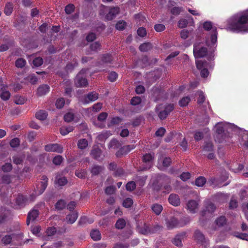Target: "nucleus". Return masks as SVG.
Masks as SVG:
<instances>
[{
    "label": "nucleus",
    "mask_w": 248,
    "mask_h": 248,
    "mask_svg": "<svg viewBox=\"0 0 248 248\" xmlns=\"http://www.w3.org/2000/svg\"><path fill=\"white\" fill-rule=\"evenodd\" d=\"M226 29L236 32L248 31V10L230 19Z\"/></svg>",
    "instance_id": "obj_1"
},
{
    "label": "nucleus",
    "mask_w": 248,
    "mask_h": 248,
    "mask_svg": "<svg viewBox=\"0 0 248 248\" xmlns=\"http://www.w3.org/2000/svg\"><path fill=\"white\" fill-rule=\"evenodd\" d=\"M203 28L206 31L211 30L212 34L210 36V40L207 39L206 43L208 46H214L217 41V28L213 27L212 23L209 21H206L204 23Z\"/></svg>",
    "instance_id": "obj_2"
},
{
    "label": "nucleus",
    "mask_w": 248,
    "mask_h": 248,
    "mask_svg": "<svg viewBox=\"0 0 248 248\" xmlns=\"http://www.w3.org/2000/svg\"><path fill=\"white\" fill-rule=\"evenodd\" d=\"M193 53L195 58H202L207 56L208 59L211 60L214 57L212 53L208 55L207 48L201 46L200 44H195L194 45Z\"/></svg>",
    "instance_id": "obj_3"
},
{
    "label": "nucleus",
    "mask_w": 248,
    "mask_h": 248,
    "mask_svg": "<svg viewBox=\"0 0 248 248\" xmlns=\"http://www.w3.org/2000/svg\"><path fill=\"white\" fill-rule=\"evenodd\" d=\"M189 222L188 218H185L179 222L178 219L174 217H171L166 220V224L168 229L170 230L176 227H181Z\"/></svg>",
    "instance_id": "obj_4"
},
{
    "label": "nucleus",
    "mask_w": 248,
    "mask_h": 248,
    "mask_svg": "<svg viewBox=\"0 0 248 248\" xmlns=\"http://www.w3.org/2000/svg\"><path fill=\"white\" fill-rule=\"evenodd\" d=\"M197 69L201 70V75L202 78H206L209 75V71L207 69L208 63L202 60L196 61Z\"/></svg>",
    "instance_id": "obj_5"
},
{
    "label": "nucleus",
    "mask_w": 248,
    "mask_h": 248,
    "mask_svg": "<svg viewBox=\"0 0 248 248\" xmlns=\"http://www.w3.org/2000/svg\"><path fill=\"white\" fill-rule=\"evenodd\" d=\"M86 70L83 69L77 75L75 78V85L77 87H84L88 85L87 80L82 77Z\"/></svg>",
    "instance_id": "obj_6"
},
{
    "label": "nucleus",
    "mask_w": 248,
    "mask_h": 248,
    "mask_svg": "<svg viewBox=\"0 0 248 248\" xmlns=\"http://www.w3.org/2000/svg\"><path fill=\"white\" fill-rule=\"evenodd\" d=\"M194 238L198 243L203 245L204 248H207L209 246V241L205 239L204 235L200 231H195L194 234Z\"/></svg>",
    "instance_id": "obj_7"
},
{
    "label": "nucleus",
    "mask_w": 248,
    "mask_h": 248,
    "mask_svg": "<svg viewBox=\"0 0 248 248\" xmlns=\"http://www.w3.org/2000/svg\"><path fill=\"white\" fill-rule=\"evenodd\" d=\"M159 228L160 227L158 226H156L153 228L144 224L142 226H138L137 230L140 233L146 235L155 233Z\"/></svg>",
    "instance_id": "obj_8"
},
{
    "label": "nucleus",
    "mask_w": 248,
    "mask_h": 248,
    "mask_svg": "<svg viewBox=\"0 0 248 248\" xmlns=\"http://www.w3.org/2000/svg\"><path fill=\"white\" fill-rule=\"evenodd\" d=\"M45 150L46 152L62 153L63 152V147L57 143L49 144L45 146Z\"/></svg>",
    "instance_id": "obj_9"
},
{
    "label": "nucleus",
    "mask_w": 248,
    "mask_h": 248,
    "mask_svg": "<svg viewBox=\"0 0 248 248\" xmlns=\"http://www.w3.org/2000/svg\"><path fill=\"white\" fill-rule=\"evenodd\" d=\"M186 209L190 213H196L199 209L198 202L193 200H189L186 204Z\"/></svg>",
    "instance_id": "obj_10"
},
{
    "label": "nucleus",
    "mask_w": 248,
    "mask_h": 248,
    "mask_svg": "<svg viewBox=\"0 0 248 248\" xmlns=\"http://www.w3.org/2000/svg\"><path fill=\"white\" fill-rule=\"evenodd\" d=\"M174 109L173 105L169 104L167 105L163 110L158 113V116L161 120L165 119L169 114Z\"/></svg>",
    "instance_id": "obj_11"
},
{
    "label": "nucleus",
    "mask_w": 248,
    "mask_h": 248,
    "mask_svg": "<svg viewBox=\"0 0 248 248\" xmlns=\"http://www.w3.org/2000/svg\"><path fill=\"white\" fill-rule=\"evenodd\" d=\"M98 97V93L95 92H93L88 93L82 99V102L83 104H86L91 102L95 101Z\"/></svg>",
    "instance_id": "obj_12"
},
{
    "label": "nucleus",
    "mask_w": 248,
    "mask_h": 248,
    "mask_svg": "<svg viewBox=\"0 0 248 248\" xmlns=\"http://www.w3.org/2000/svg\"><path fill=\"white\" fill-rule=\"evenodd\" d=\"M169 203L174 206H178L180 205V199L178 195L171 194L168 198Z\"/></svg>",
    "instance_id": "obj_13"
},
{
    "label": "nucleus",
    "mask_w": 248,
    "mask_h": 248,
    "mask_svg": "<svg viewBox=\"0 0 248 248\" xmlns=\"http://www.w3.org/2000/svg\"><path fill=\"white\" fill-rule=\"evenodd\" d=\"M119 13L118 7H113L110 9L108 13L106 16L105 18L107 20H111L115 17Z\"/></svg>",
    "instance_id": "obj_14"
},
{
    "label": "nucleus",
    "mask_w": 248,
    "mask_h": 248,
    "mask_svg": "<svg viewBox=\"0 0 248 248\" xmlns=\"http://www.w3.org/2000/svg\"><path fill=\"white\" fill-rule=\"evenodd\" d=\"M185 234V232H183L176 235L172 241V243L177 247H182L183 244L182 241L184 239Z\"/></svg>",
    "instance_id": "obj_15"
},
{
    "label": "nucleus",
    "mask_w": 248,
    "mask_h": 248,
    "mask_svg": "<svg viewBox=\"0 0 248 248\" xmlns=\"http://www.w3.org/2000/svg\"><path fill=\"white\" fill-rule=\"evenodd\" d=\"M49 86L47 85H42L37 89V93L39 96L45 95L49 92Z\"/></svg>",
    "instance_id": "obj_16"
},
{
    "label": "nucleus",
    "mask_w": 248,
    "mask_h": 248,
    "mask_svg": "<svg viewBox=\"0 0 248 248\" xmlns=\"http://www.w3.org/2000/svg\"><path fill=\"white\" fill-rule=\"evenodd\" d=\"M38 216V211L37 210L33 209L30 211L28 215L27 224L28 225L30 221H34Z\"/></svg>",
    "instance_id": "obj_17"
},
{
    "label": "nucleus",
    "mask_w": 248,
    "mask_h": 248,
    "mask_svg": "<svg viewBox=\"0 0 248 248\" xmlns=\"http://www.w3.org/2000/svg\"><path fill=\"white\" fill-rule=\"evenodd\" d=\"M42 180L43 181L40 183V189L36 192L37 195H40L44 191L46 187L47 186V181L48 179L46 176H42Z\"/></svg>",
    "instance_id": "obj_18"
},
{
    "label": "nucleus",
    "mask_w": 248,
    "mask_h": 248,
    "mask_svg": "<svg viewBox=\"0 0 248 248\" xmlns=\"http://www.w3.org/2000/svg\"><path fill=\"white\" fill-rule=\"evenodd\" d=\"M91 154L92 157L96 160H100V159H102L101 150L97 147H94L92 150Z\"/></svg>",
    "instance_id": "obj_19"
},
{
    "label": "nucleus",
    "mask_w": 248,
    "mask_h": 248,
    "mask_svg": "<svg viewBox=\"0 0 248 248\" xmlns=\"http://www.w3.org/2000/svg\"><path fill=\"white\" fill-rule=\"evenodd\" d=\"M28 202V199L22 195H19L16 199V203L19 206H23Z\"/></svg>",
    "instance_id": "obj_20"
},
{
    "label": "nucleus",
    "mask_w": 248,
    "mask_h": 248,
    "mask_svg": "<svg viewBox=\"0 0 248 248\" xmlns=\"http://www.w3.org/2000/svg\"><path fill=\"white\" fill-rule=\"evenodd\" d=\"M151 208L153 212L156 215H160L163 210L162 206L157 203L152 205Z\"/></svg>",
    "instance_id": "obj_21"
},
{
    "label": "nucleus",
    "mask_w": 248,
    "mask_h": 248,
    "mask_svg": "<svg viewBox=\"0 0 248 248\" xmlns=\"http://www.w3.org/2000/svg\"><path fill=\"white\" fill-rule=\"evenodd\" d=\"M47 116V114L45 110H40L36 112L35 114L36 118L41 121L45 120Z\"/></svg>",
    "instance_id": "obj_22"
},
{
    "label": "nucleus",
    "mask_w": 248,
    "mask_h": 248,
    "mask_svg": "<svg viewBox=\"0 0 248 248\" xmlns=\"http://www.w3.org/2000/svg\"><path fill=\"white\" fill-rule=\"evenodd\" d=\"M78 215L77 213H73L67 215L66 217L67 222L69 224H73L78 218Z\"/></svg>",
    "instance_id": "obj_23"
},
{
    "label": "nucleus",
    "mask_w": 248,
    "mask_h": 248,
    "mask_svg": "<svg viewBox=\"0 0 248 248\" xmlns=\"http://www.w3.org/2000/svg\"><path fill=\"white\" fill-rule=\"evenodd\" d=\"M74 130L73 126H62L60 129V133L63 135H66Z\"/></svg>",
    "instance_id": "obj_24"
},
{
    "label": "nucleus",
    "mask_w": 248,
    "mask_h": 248,
    "mask_svg": "<svg viewBox=\"0 0 248 248\" xmlns=\"http://www.w3.org/2000/svg\"><path fill=\"white\" fill-rule=\"evenodd\" d=\"M103 170V168L100 166L94 165L91 170V172L93 175H96L99 174Z\"/></svg>",
    "instance_id": "obj_25"
},
{
    "label": "nucleus",
    "mask_w": 248,
    "mask_h": 248,
    "mask_svg": "<svg viewBox=\"0 0 248 248\" xmlns=\"http://www.w3.org/2000/svg\"><path fill=\"white\" fill-rule=\"evenodd\" d=\"M91 238L94 241H98L101 239V234L97 230H93L90 233Z\"/></svg>",
    "instance_id": "obj_26"
},
{
    "label": "nucleus",
    "mask_w": 248,
    "mask_h": 248,
    "mask_svg": "<svg viewBox=\"0 0 248 248\" xmlns=\"http://www.w3.org/2000/svg\"><path fill=\"white\" fill-rule=\"evenodd\" d=\"M152 47V44L150 43H145L139 46V49L141 52H146L150 50Z\"/></svg>",
    "instance_id": "obj_27"
},
{
    "label": "nucleus",
    "mask_w": 248,
    "mask_h": 248,
    "mask_svg": "<svg viewBox=\"0 0 248 248\" xmlns=\"http://www.w3.org/2000/svg\"><path fill=\"white\" fill-rule=\"evenodd\" d=\"M26 101V99L23 96L16 95L14 97V102L17 105H23Z\"/></svg>",
    "instance_id": "obj_28"
},
{
    "label": "nucleus",
    "mask_w": 248,
    "mask_h": 248,
    "mask_svg": "<svg viewBox=\"0 0 248 248\" xmlns=\"http://www.w3.org/2000/svg\"><path fill=\"white\" fill-rule=\"evenodd\" d=\"M55 183L59 186H63L67 183V180L65 177L57 176L55 180Z\"/></svg>",
    "instance_id": "obj_29"
},
{
    "label": "nucleus",
    "mask_w": 248,
    "mask_h": 248,
    "mask_svg": "<svg viewBox=\"0 0 248 248\" xmlns=\"http://www.w3.org/2000/svg\"><path fill=\"white\" fill-rule=\"evenodd\" d=\"M88 141L85 139L79 140L78 142V148L81 150L85 149L88 146Z\"/></svg>",
    "instance_id": "obj_30"
},
{
    "label": "nucleus",
    "mask_w": 248,
    "mask_h": 248,
    "mask_svg": "<svg viewBox=\"0 0 248 248\" xmlns=\"http://www.w3.org/2000/svg\"><path fill=\"white\" fill-rule=\"evenodd\" d=\"M125 225V220L124 218H119L116 222L115 227L118 229H123Z\"/></svg>",
    "instance_id": "obj_31"
},
{
    "label": "nucleus",
    "mask_w": 248,
    "mask_h": 248,
    "mask_svg": "<svg viewBox=\"0 0 248 248\" xmlns=\"http://www.w3.org/2000/svg\"><path fill=\"white\" fill-rule=\"evenodd\" d=\"M87 174V172L85 170H77L75 171V175L80 179L85 178Z\"/></svg>",
    "instance_id": "obj_32"
},
{
    "label": "nucleus",
    "mask_w": 248,
    "mask_h": 248,
    "mask_svg": "<svg viewBox=\"0 0 248 248\" xmlns=\"http://www.w3.org/2000/svg\"><path fill=\"white\" fill-rule=\"evenodd\" d=\"M159 161L161 162L162 164V167L167 168L168 167L171 163V159L169 157H164L163 158H160Z\"/></svg>",
    "instance_id": "obj_33"
},
{
    "label": "nucleus",
    "mask_w": 248,
    "mask_h": 248,
    "mask_svg": "<svg viewBox=\"0 0 248 248\" xmlns=\"http://www.w3.org/2000/svg\"><path fill=\"white\" fill-rule=\"evenodd\" d=\"M153 159V156L151 154H147L143 155V161L144 162L148 163L150 164L149 167L148 168V169L151 167V162Z\"/></svg>",
    "instance_id": "obj_34"
},
{
    "label": "nucleus",
    "mask_w": 248,
    "mask_h": 248,
    "mask_svg": "<svg viewBox=\"0 0 248 248\" xmlns=\"http://www.w3.org/2000/svg\"><path fill=\"white\" fill-rule=\"evenodd\" d=\"M216 224L218 227L223 226L226 223V219L224 216H221L216 220Z\"/></svg>",
    "instance_id": "obj_35"
},
{
    "label": "nucleus",
    "mask_w": 248,
    "mask_h": 248,
    "mask_svg": "<svg viewBox=\"0 0 248 248\" xmlns=\"http://www.w3.org/2000/svg\"><path fill=\"white\" fill-rule=\"evenodd\" d=\"M206 179L204 177H199L195 180V185L198 186H202L206 183Z\"/></svg>",
    "instance_id": "obj_36"
},
{
    "label": "nucleus",
    "mask_w": 248,
    "mask_h": 248,
    "mask_svg": "<svg viewBox=\"0 0 248 248\" xmlns=\"http://www.w3.org/2000/svg\"><path fill=\"white\" fill-rule=\"evenodd\" d=\"M120 144L118 140L115 139H113L109 142L108 144V148L115 149L118 148L120 147Z\"/></svg>",
    "instance_id": "obj_37"
},
{
    "label": "nucleus",
    "mask_w": 248,
    "mask_h": 248,
    "mask_svg": "<svg viewBox=\"0 0 248 248\" xmlns=\"http://www.w3.org/2000/svg\"><path fill=\"white\" fill-rule=\"evenodd\" d=\"M13 11V5L12 3L9 2L7 3L5 5V8H4V13L7 15L9 16L11 14Z\"/></svg>",
    "instance_id": "obj_38"
},
{
    "label": "nucleus",
    "mask_w": 248,
    "mask_h": 248,
    "mask_svg": "<svg viewBox=\"0 0 248 248\" xmlns=\"http://www.w3.org/2000/svg\"><path fill=\"white\" fill-rule=\"evenodd\" d=\"M93 222V219L92 218H88L86 217H81L79 221L80 224H84L87 223H92Z\"/></svg>",
    "instance_id": "obj_39"
},
{
    "label": "nucleus",
    "mask_w": 248,
    "mask_h": 248,
    "mask_svg": "<svg viewBox=\"0 0 248 248\" xmlns=\"http://www.w3.org/2000/svg\"><path fill=\"white\" fill-rule=\"evenodd\" d=\"M65 104V100L63 98H58L56 102L55 105L58 108H62Z\"/></svg>",
    "instance_id": "obj_40"
},
{
    "label": "nucleus",
    "mask_w": 248,
    "mask_h": 248,
    "mask_svg": "<svg viewBox=\"0 0 248 248\" xmlns=\"http://www.w3.org/2000/svg\"><path fill=\"white\" fill-rule=\"evenodd\" d=\"M26 63V61L22 58H19L16 62V65L18 68H23L25 65Z\"/></svg>",
    "instance_id": "obj_41"
},
{
    "label": "nucleus",
    "mask_w": 248,
    "mask_h": 248,
    "mask_svg": "<svg viewBox=\"0 0 248 248\" xmlns=\"http://www.w3.org/2000/svg\"><path fill=\"white\" fill-rule=\"evenodd\" d=\"M112 60L111 55L108 54H104L102 58V62L105 63H110Z\"/></svg>",
    "instance_id": "obj_42"
},
{
    "label": "nucleus",
    "mask_w": 248,
    "mask_h": 248,
    "mask_svg": "<svg viewBox=\"0 0 248 248\" xmlns=\"http://www.w3.org/2000/svg\"><path fill=\"white\" fill-rule=\"evenodd\" d=\"M190 98L188 96L183 97L179 101V104L181 107L186 106L190 101Z\"/></svg>",
    "instance_id": "obj_43"
},
{
    "label": "nucleus",
    "mask_w": 248,
    "mask_h": 248,
    "mask_svg": "<svg viewBox=\"0 0 248 248\" xmlns=\"http://www.w3.org/2000/svg\"><path fill=\"white\" fill-rule=\"evenodd\" d=\"M66 205L65 202L62 200H59L55 205V207L58 210H62L63 209Z\"/></svg>",
    "instance_id": "obj_44"
},
{
    "label": "nucleus",
    "mask_w": 248,
    "mask_h": 248,
    "mask_svg": "<svg viewBox=\"0 0 248 248\" xmlns=\"http://www.w3.org/2000/svg\"><path fill=\"white\" fill-rule=\"evenodd\" d=\"M12 239V235H6L2 237L1 241L5 245H8L11 243Z\"/></svg>",
    "instance_id": "obj_45"
},
{
    "label": "nucleus",
    "mask_w": 248,
    "mask_h": 248,
    "mask_svg": "<svg viewBox=\"0 0 248 248\" xmlns=\"http://www.w3.org/2000/svg\"><path fill=\"white\" fill-rule=\"evenodd\" d=\"M126 26V22L123 20H120L116 24V28L118 30H124Z\"/></svg>",
    "instance_id": "obj_46"
},
{
    "label": "nucleus",
    "mask_w": 248,
    "mask_h": 248,
    "mask_svg": "<svg viewBox=\"0 0 248 248\" xmlns=\"http://www.w3.org/2000/svg\"><path fill=\"white\" fill-rule=\"evenodd\" d=\"M10 96H11V94L9 91H2V92L1 93V94H0V98L3 100L6 101V100H8L10 98Z\"/></svg>",
    "instance_id": "obj_47"
},
{
    "label": "nucleus",
    "mask_w": 248,
    "mask_h": 248,
    "mask_svg": "<svg viewBox=\"0 0 248 248\" xmlns=\"http://www.w3.org/2000/svg\"><path fill=\"white\" fill-rule=\"evenodd\" d=\"M133 204V200L130 198H127L125 199L123 202V206L126 208L131 207Z\"/></svg>",
    "instance_id": "obj_48"
},
{
    "label": "nucleus",
    "mask_w": 248,
    "mask_h": 248,
    "mask_svg": "<svg viewBox=\"0 0 248 248\" xmlns=\"http://www.w3.org/2000/svg\"><path fill=\"white\" fill-rule=\"evenodd\" d=\"M32 62L35 66L38 67L43 64V60L40 57H37L33 60Z\"/></svg>",
    "instance_id": "obj_49"
},
{
    "label": "nucleus",
    "mask_w": 248,
    "mask_h": 248,
    "mask_svg": "<svg viewBox=\"0 0 248 248\" xmlns=\"http://www.w3.org/2000/svg\"><path fill=\"white\" fill-rule=\"evenodd\" d=\"M74 119V114L71 112L67 113L64 116V120L66 122H70Z\"/></svg>",
    "instance_id": "obj_50"
},
{
    "label": "nucleus",
    "mask_w": 248,
    "mask_h": 248,
    "mask_svg": "<svg viewBox=\"0 0 248 248\" xmlns=\"http://www.w3.org/2000/svg\"><path fill=\"white\" fill-rule=\"evenodd\" d=\"M216 131L218 134H221L224 131V127L221 124L218 123L216 125Z\"/></svg>",
    "instance_id": "obj_51"
},
{
    "label": "nucleus",
    "mask_w": 248,
    "mask_h": 248,
    "mask_svg": "<svg viewBox=\"0 0 248 248\" xmlns=\"http://www.w3.org/2000/svg\"><path fill=\"white\" fill-rule=\"evenodd\" d=\"M136 187V184L133 181H130L127 183L126 185V189L128 191H131L133 190Z\"/></svg>",
    "instance_id": "obj_52"
},
{
    "label": "nucleus",
    "mask_w": 248,
    "mask_h": 248,
    "mask_svg": "<svg viewBox=\"0 0 248 248\" xmlns=\"http://www.w3.org/2000/svg\"><path fill=\"white\" fill-rule=\"evenodd\" d=\"M63 158L61 155H58L56 156L53 159V163L56 165H59L62 163Z\"/></svg>",
    "instance_id": "obj_53"
},
{
    "label": "nucleus",
    "mask_w": 248,
    "mask_h": 248,
    "mask_svg": "<svg viewBox=\"0 0 248 248\" xmlns=\"http://www.w3.org/2000/svg\"><path fill=\"white\" fill-rule=\"evenodd\" d=\"M20 144L19 140L18 138H14L12 139L10 142V145L12 147H16L19 146Z\"/></svg>",
    "instance_id": "obj_54"
},
{
    "label": "nucleus",
    "mask_w": 248,
    "mask_h": 248,
    "mask_svg": "<svg viewBox=\"0 0 248 248\" xmlns=\"http://www.w3.org/2000/svg\"><path fill=\"white\" fill-rule=\"evenodd\" d=\"M213 148V144L211 142H207L203 147L204 152L212 151Z\"/></svg>",
    "instance_id": "obj_55"
},
{
    "label": "nucleus",
    "mask_w": 248,
    "mask_h": 248,
    "mask_svg": "<svg viewBox=\"0 0 248 248\" xmlns=\"http://www.w3.org/2000/svg\"><path fill=\"white\" fill-rule=\"evenodd\" d=\"M26 80L31 84H35L37 81V78L33 75H30L26 78Z\"/></svg>",
    "instance_id": "obj_56"
},
{
    "label": "nucleus",
    "mask_w": 248,
    "mask_h": 248,
    "mask_svg": "<svg viewBox=\"0 0 248 248\" xmlns=\"http://www.w3.org/2000/svg\"><path fill=\"white\" fill-rule=\"evenodd\" d=\"M141 101V100L140 97L138 96L134 97L131 100V104L132 105L136 106L140 104Z\"/></svg>",
    "instance_id": "obj_57"
},
{
    "label": "nucleus",
    "mask_w": 248,
    "mask_h": 248,
    "mask_svg": "<svg viewBox=\"0 0 248 248\" xmlns=\"http://www.w3.org/2000/svg\"><path fill=\"white\" fill-rule=\"evenodd\" d=\"M118 77L117 74L115 72H111L108 76V79L111 82L115 81Z\"/></svg>",
    "instance_id": "obj_58"
},
{
    "label": "nucleus",
    "mask_w": 248,
    "mask_h": 248,
    "mask_svg": "<svg viewBox=\"0 0 248 248\" xmlns=\"http://www.w3.org/2000/svg\"><path fill=\"white\" fill-rule=\"evenodd\" d=\"M100 48V45L98 42H94L90 46V48L92 51H97Z\"/></svg>",
    "instance_id": "obj_59"
},
{
    "label": "nucleus",
    "mask_w": 248,
    "mask_h": 248,
    "mask_svg": "<svg viewBox=\"0 0 248 248\" xmlns=\"http://www.w3.org/2000/svg\"><path fill=\"white\" fill-rule=\"evenodd\" d=\"M2 170L4 172L10 171L12 169V166L11 163H7L2 166Z\"/></svg>",
    "instance_id": "obj_60"
},
{
    "label": "nucleus",
    "mask_w": 248,
    "mask_h": 248,
    "mask_svg": "<svg viewBox=\"0 0 248 248\" xmlns=\"http://www.w3.org/2000/svg\"><path fill=\"white\" fill-rule=\"evenodd\" d=\"M74 5L72 4L67 5L65 8V11L66 14H70L72 13L74 10Z\"/></svg>",
    "instance_id": "obj_61"
},
{
    "label": "nucleus",
    "mask_w": 248,
    "mask_h": 248,
    "mask_svg": "<svg viewBox=\"0 0 248 248\" xmlns=\"http://www.w3.org/2000/svg\"><path fill=\"white\" fill-rule=\"evenodd\" d=\"M137 33L140 37H144L146 35V31L144 28H140L137 30Z\"/></svg>",
    "instance_id": "obj_62"
},
{
    "label": "nucleus",
    "mask_w": 248,
    "mask_h": 248,
    "mask_svg": "<svg viewBox=\"0 0 248 248\" xmlns=\"http://www.w3.org/2000/svg\"><path fill=\"white\" fill-rule=\"evenodd\" d=\"M216 207L215 205L211 202L209 203L206 206L207 210L210 213L214 212L216 210Z\"/></svg>",
    "instance_id": "obj_63"
},
{
    "label": "nucleus",
    "mask_w": 248,
    "mask_h": 248,
    "mask_svg": "<svg viewBox=\"0 0 248 248\" xmlns=\"http://www.w3.org/2000/svg\"><path fill=\"white\" fill-rule=\"evenodd\" d=\"M129 244L127 243H118L116 244L113 248H128Z\"/></svg>",
    "instance_id": "obj_64"
}]
</instances>
